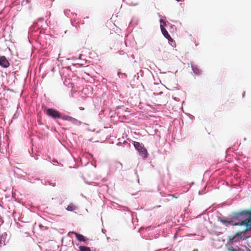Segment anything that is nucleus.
<instances>
[{
  "instance_id": "nucleus-10",
  "label": "nucleus",
  "mask_w": 251,
  "mask_h": 251,
  "mask_svg": "<svg viewBox=\"0 0 251 251\" xmlns=\"http://www.w3.org/2000/svg\"><path fill=\"white\" fill-rule=\"evenodd\" d=\"M220 221L224 224L226 226H228L229 224L231 223V221L227 220L226 219H221Z\"/></svg>"
},
{
  "instance_id": "nucleus-2",
  "label": "nucleus",
  "mask_w": 251,
  "mask_h": 251,
  "mask_svg": "<svg viewBox=\"0 0 251 251\" xmlns=\"http://www.w3.org/2000/svg\"><path fill=\"white\" fill-rule=\"evenodd\" d=\"M45 113L49 117L52 119H55L61 118V113L57 110L52 108H45L44 109Z\"/></svg>"
},
{
  "instance_id": "nucleus-6",
  "label": "nucleus",
  "mask_w": 251,
  "mask_h": 251,
  "mask_svg": "<svg viewBox=\"0 0 251 251\" xmlns=\"http://www.w3.org/2000/svg\"><path fill=\"white\" fill-rule=\"evenodd\" d=\"M70 233L75 234V235L76 238L78 241L83 242H85L86 241L85 237L82 234L78 233L75 231H72Z\"/></svg>"
},
{
  "instance_id": "nucleus-8",
  "label": "nucleus",
  "mask_w": 251,
  "mask_h": 251,
  "mask_svg": "<svg viewBox=\"0 0 251 251\" xmlns=\"http://www.w3.org/2000/svg\"><path fill=\"white\" fill-rule=\"evenodd\" d=\"M62 119L63 120H67V121H70V122H76V120L73 117H71L70 116H64L62 118Z\"/></svg>"
},
{
  "instance_id": "nucleus-1",
  "label": "nucleus",
  "mask_w": 251,
  "mask_h": 251,
  "mask_svg": "<svg viewBox=\"0 0 251 251\" xmlns=\"http://www.w3.org/2000/svg\"><path fill=\"white\" fill-rule=\"evenodd\" d=\"M240 215L249 216V218L246 219L242 221L240 223H236L232 225L233 226H245V229L242 231L238 232L235 235L232 237H230V240H233L237 236H240L243 233H245L247 231H249L251 229V211L249 210H245L239 214Z\"/></svg>"
},
{
  "instance_id": "nucleus-5",
  "label": "nucleus",
  "mask_w": 251,
  "mask_h": 251,
  "mask_svg": "<svg viewBox=\"0 0 251 251\" xmlns=\"http://www.w3.org/2000/svg\"><path fill=\"white\" fill-rule=\"evenodd\" d=\"M161 30L162 34L164 37L167 38L169 41L173 42V39L171 38L170 35L169 34L167 30L163 26V25H160Z\"/></svg>"
},
{
  "instance_id": "nucleus-7",
  "label": "nucleus",
  "mask_w": 251,
  "mask_h": 251,
  "mask_svg": "<svg viewBox=\"0 0 251 251\" xmlns=\"http://www.w3.org/2000/svg\"><path fill=\"white\" fill-rule=\"evenodd\" d=\"M77 208L76 206H75L74 204L71 203H70L68 207L66 208L67 211H73Z\"/></svg>"
},
{
  "instance_id": "nucleus-16",
  "label": "nucleus",
  "mask_w": 251,
  "mask_h": 251,
  "mask_svg": "<svg viewBox=\"0 0 251 251\" xmlns=\"http://www.w3.org/2000/svg\"><path fill=\"white\" fill-rule=\"evenodd\" d=\"M176 0V1H182V0Z\"/></svg>"
},
{
  "instance_id": "nucleus-15",
  "label": "nucleus",
  "mask_w": 251,
  "mask_h": 251,
  "mask_svg": "<svg viewBox=\"0 0 251 251\" xmlns=\"http://www.w3.org/2000/svg\"><path fill=\"white\" fill-rule=\"evenodd\" d=\"M79 108H80V110H84L83 108L80 107Z\"/></svg>"
},
{
  "instance_id": "nucleus-9",
  "label": "nucleus",
  "mask_w": 251,
  "mask_h": 251,
  "mask_svg": "<svg viewBox=\"0 0 251 251\" xmlns=\"http://www.w3.org/2000/svg\"><path fill=\"white\" fill-rule=\"evenodd\" d=\"M79 251H91V249L86 246H80L79 247Z\"/></svg>"
},
{
  "instance_id": "nucleus-14",
  "label": "nucleus",
  "mask_w": 251,
  "mask_h": 251,
  "mask_svg": "<svg viewBox=\"0 0 251 251\" xmlns=\"http://www.w3.org/2000/svg\"><path fill=\"white\" fill-rule=\"evenodd\" d=\"M165 103V101H164V102H160V103H158V104L161 105V104H163V103Z\"/></svg>"
},
{
  "instance_id": "nucleus-12",
  "label": "nucleus",
  "mask_w": 251,
  "mask_h": 251,
  "mask_svg": "<svg viewBox=\"0 0 251 251\" xmlns=\"http://www.w3.org/2000/svg\"><path fill=\"white\" fill-rule=\"evenodd\" d=\"M160 22L161 24V25H163V26L166 25L165 22H164L162 19H161L160 20Z\"/></svg>"
},
{
  "instance_id": "nucleus-17",
  "label": "nucleus",
  "mask_w": 251,
  "mask_h": 251,
  "mask_svg": "<svg viewBox=\"0 0 251 251\" xmlns=\"http://www.w3.org/2000/svg\"><path fill=\"white\" fill-rule=\"evenodd\" d=\"M194 251H198V250H194Z\"/></svg>"
},
{
  "instance_id": "nucleus-4",
  "label": "nucleus",
  "mask_w": 251,
  "mask_h": 251,
  "mask_svg": "<svg viewBox=\"0 0 251 251\" xmlns=\"http://www.w3.org/2000/svg\"><path fill=\"white\" fill-rule=\"evenodd\" d=\"M10 65L9 61L4 56H0V66L4 68H8Z\"/></svg>"
},
{
  "instance_id": "nucleus-13",
  "label": "nucleus",
  "mask_w": 251,
  "mask_h": 251,
  "mask_svg": "<svg viewBox=\"0 0 251 251\" xmlns=\"http://www.w3.org/2000/svg\"><path fill=\"white\" fill-rule=\"evenodd\" d=\"M229 251H238V250H236L234 248H233V247H231L230 248H229L228 249Z\"/></svg>"
},
{
  "instance_id": "nucleus-11",
  "label": "nucleus",
  "mask_w": 251,
  "mask_h": 251,
  "mask_svg": "<svg viewBox=\"0 0 251 251\" xmlns=\"http://www.w3.org/2000/svg\"><path fill=\"white\" fill-rule=\"evenodd\" d=\"M192 70L193 72L197 75H199L201 73V70L196 66H192Z\"/></svg>"
},
{
  "instance_id": "nucleus-3",
  "label": "nucleus",
  "mask_w": 251,
  "mask_h": 251,
  "mask_svg": "<svg viewBox=\"0 0 251 251\" xmlns=\"http://www.w3.org/2000/svg\"><path fill=\"white\" fill-rule=\"evenodd\" d=\"M134 146L144 157H146L147 153V150L144 147L138 142H134Z\"/></svg>"
}]
</instances>
